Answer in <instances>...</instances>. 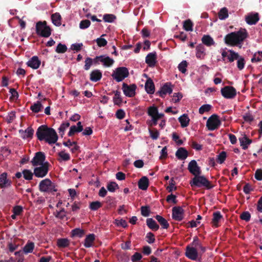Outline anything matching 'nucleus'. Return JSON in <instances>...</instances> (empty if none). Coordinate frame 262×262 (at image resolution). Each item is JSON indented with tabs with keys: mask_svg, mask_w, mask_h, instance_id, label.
<instances>
[{
	"mask_svg": "<svg viewBox=\"0 0 262 262\" xmlns=\"http://www.w3.org/2000/svg\"><path fill=\"white\" fill-rule=\"evenodd\" d=\"M36 136L38 140L45 141L49 145L55 144L58 139L57 134L55 129L49 127L46 125H42L38 127Z\"/></svg>",
	"mask_w": 262,
	"mask_h": 262,
	"instance_id": "1",
	"label": "nucleus"
},
{
	"mask_svg": "<svg viewBox=\"0 0 262 262\" xmlns=\"http://www.w3.org/2000/svg\"><path fill=\"white\" fill-rule=\"evenodd\" d=\"M248 34L246 29H241L227 34L224 37L225 43L227 45L236 46L243 43Z\"/></svg>",
	"mask_w": 262,
	"mask_h": 262,
	"instance_id": "2",
	"label": "nucleus"
},
{
	"mask_svg": "<svg viewBox=\"0 0 262 262\" xmlns=\"http://www.w3.org/2000/svg\"><path fill=\"white\" fill-rule=\"evenodd\" d=\"M189 184L192 187H204L207 189H210L213 187V185L205 176L200 174L195 175L190 180Z\"/></svg>",
	"mask_w": 262,
	"mask_h": 262,
	"instance_id": "3",
	"label": "nucleus"
},
{
	"mask_svg": "<svg viewBox=\"0 0 262 262\" xmlns=\"http://www.w3.org/2000/svg\"><path fill=\"white\" fill-rule=\"evenodd\" d=\"M36 33L40 36L48 37L51 34V29L47 25L46 21H39L36 24Z\"/></svg>",
	"mask_w": 262,
	"mask_h": 262,
	"instance_id": "4",
	"label": "nucleus"
},
{
	"mask_svg": "<svg viewBox=\"0 0 262 262\" xmlns=\"http://www.w3.org/2000/svg\"><path fill=\"white\" fill-rule=\"evenodd\" d=\"M39 189L41 192L52 193L57 191L55 184L49 179H46L40 181Z\"/></svg>",
	"mask_w": 262,
	"mask_h": 262,
	"instance_id": "5",
	"label": "nucleus"
},
{
	"mask_svg": "<svg viewBox=\"0 0 262 262\" xmlns=\"http://www.w3.org/2000/svg\"><path fill=\"white\" fill-rule=\"evenodd\" d=\"M129 75L128 70L127 68L121 67H118L113 72L112 76L117 82H120L123 80Z\"/></svg>",
	"mask_w": 262,
	"mask_h": 262,
	"instance_id": "6",
	"label": "nucleus"
},
{
	"mask_svg": "<svg viewBox=\"0 0 262 262\" xmlns=\"http://www.w3.org/2000/svg\"><path fill=\"white\" fill-rule=\"evenodd\" d=\"M221 124L219 117L216 114H213L207 120L206 126L209 130H214L217 129Z\"/></svg>",
	"mask_w": 262,
	"mask_h": 262,
	"instance_id": "7",
	"label": "nucleus"
},
{
	"mask_svg": "<svg viewBox=\"0 0 262 262\" xmlns=\"http://www.w3.org/2000/svg\"><path fill=\"white\" fill-rule=\"evenodd\" d=\"M49 163L48 162L44 163L39 167H37L34 169V174L37 178H43L45 177L49 171Z\"/></svg>",
	"mask_w": 262,
	"mask_h": 262,
	"instance_id": "8",
	"label": "nucleus"
},
{
	"mask_svg": "<svg viewBox=\"0 0 262 262\" xmlns=\"http://www.w3.org/2000/svg\"><path fill=\"white\" fill-rule=\"evenodd\" d=\"M222 96L226 99H233L236 95V89L231 86H225L221 90Z\"/></svg>",
	"mask_w": 262,
	"mask_h": 262,
	"instance_id": "9",
	"label": "nucleus"
},
{
	"mask_svg": "<svg viewBox=\"0 0 262 262\" xmlns=\"http://www.w3.org/2000/svg\"><path fill=\"white\" fill-rule=\"evenodd\" d=\"M137 86L135 84L128 85L125 83L122 84V90L124 94L128 97H133L136 95Z\"/></svg>",
	"mask_w": 262,
	"mask_h": 262,
	"instance_id": "10",
	"label": "nucleus"
},
{
	"mask_svg": "<svg viewBox=\"0 0 262 262\" xmlns=\"http://www.w3.org/2000/svg\"><path fill=\"white\" fill-rule=\"evenodd\" d=\"M172 217L177 221H181L184 219V211L180 206H176L172 209Z\"/></svg>",
	"mask_w": 262,
	"mask_h": 262,
	"instance_id": "11",
	"label": "nucleus"
},
{
	"mask_svg": "<svg viewBox=\"0 0 262 262\" xmlns=\"http://www.w3.org/2000/svg\"><path fill=\"white\" fill-rule=\"evenodd\" d=\"M46 159L45 154L41 151H38L35 153V156L32 159L31 162L34 166L43 165Z\"/></svg>",
	"mask_w": 262,
	"mask_h": 262,
	"instance_id": "12",
	"label": "nucleus"
},
{
	"mask_svg": "<svg viewBox=\"0 0 262 262\" xmlns=\"http://www.w3.org/2000/svg\"><path fill=\"white\" fill-rule=\"evenodd\" d=\"M188 170L194 177L195 176V175H200L201 173V168L198 166L196 161L194 160H191L189 163Z\"/></svg>",
	"mask_w": 262,
	"mask_h": 262,
	"instance_id": "13",
	"label": "nucleus"
},
{
	"mask_svg": "<svg viewBox=\"0 0 262 262\" xmlns=\"http://www.w3.org/2000/svg\"><path fill=\"white\" fill-rule=\"evenodd\" d=\"M172 85L170 82L165 83L160 89V90L156 93V95H159L160 97L164 98L167 94H170L172 92Z\"/></svg>",
	"mask_w": 262,
	"mask_h": 262,
	"instance_id": "14",
	"label": "nucleus"
},
{
	"mask_svg": "<svg viewBox=\"0 0 262 262\" xmlns=\"http://www.w3.org/2000/svg\"><path fill=\"white\" fill-rule=\"evenodd\" d=\"M12 185V181L8 178V174L4 172L0 174V188L4 189L10 187Z\"/></svg>",
	"mask_w": 262,
	"mask_h": 262,
	"instance_id": "15",
	"label": "nucleus"
},
{
	"mask_svg": "<svg viewBox=\"0 0 262 262\" xmlns=\"http://www.w3.org/2000/svg\"><path fill=\"white\" fill-rule=\"evenodd\" d=\"M157 55L156 52L148 53L145 58V62L149 67H154L157 62Z\"/></svg>",
	"mask_w": 262,
	"mask_h": 262,
	"instance_id": "16",
	"label": "nucleus"
},
{
	"mask_svg": "<svg viewBox=\"0 0 262 262\" xmlns=\"http://www.w3.org/2000/svg\"><path fill=\"white\" fill-rule=\"evenodd\" d=\"M185 256L190 259L195 260L197 259L198 252L194 247H190L189 245L186 248Z\"/></svg>",
	"mask_w": 262,
	"mask_h": 262,
	"instance_id": "17",
	"label": "nucleus"
},
{
	"mask_svg": "<svg viewBox=\"0 0 262 262\" xmlns=\"http://www.w3.org/2000/svg\"><path fill=\"white\" fill-rule=\"evenodd\" d=\"M259 19L258 13H251L247 15L245 17L246 23L250 25L256 24Z\"/></svg>",
	"mask_w": 262,
	"mask_h": 262,
	"instance_id": "18",
	"label": "nucleus"
},
{
	"mask_svg": "<svg viewBox=\"0 0 262 262\" xmlns=\"http://www.w3.org/2000/svg\"><path fill=\"white\" fill-rule=\"evenodd\" d=\"M41 64V61L36 56H33L27 62V65L33 69H37Z\"/></svg>",
	"mask_w": 262,
	"mask_h": 262,
	"instance_id": "19",
	"label": "nucleus"
},
{
	"mask_svg": "<svg viewBox=\"0 0 262 262\" xmlns=\"http://www.w3.org/2000/svg\"><path fill=\"white\" fill-rule=\"evenodd\" d=\"M19 133L20 137L24 139H32L34 134V129L31 127H28L25 130L20 129Z\"/></svg>",
	"mask_w": 262,
	"mask_h": 262,
	"instance_id": "20",
	"label": "nucleus"
},
{
	"mask_svg": "<svg viewBox=\"0 0 262 262\" xmlns=\"http://www.w3.org/2000/svg\"><path fill=\"white\" fill-rule=\"evenodd\" d=\"M102 77V72L98 69L93 70L90 74V79L93 82H97L99 81L101 79Z\"/></svg>",
	"mask_w": 262,
	"mask_h": 262,
	"instance_id": "21",
	"label": "nucleus"
},
{
	"mask_svg": "<svg viewBox=\"0 0 262 262\" xmlns=\"http://www.w3.org/2000/svg\"><path fill=\"white\" fill-rule=\"evenodd\" d=\"M188 156L187 150L184 147H180L176 152V157L180 160L186 159Z\"/></svg>",
	"mask_w": 262,
	"mask_h": 262,
	"instance_id": "22",
	"label": "nucleus"
},
{
	"mask_svg": "<svg viewBox=\"0 0 262 262\" xmlns=\"http://www.w3.org/2000/svg\"><path fill=\"white\" fill-rule=\"evenodd\" d=\"M138 187L142 190H145L149 186L148 179L145 177H142L138 181Z\"/></svg>",
	"mask_w": 262,
	"mask_h": 262,
	"instance_id": "23",
	"label": "nucleus"
},
{
	"mask_svg": "<svg viewBox=\"0 0 262 262\" xmlns=\"http://www.w3.org/2000/svg\"><path fill=\"white\" fill-rule=\"evenodd\" d=\"M223 215L220 211H217L213 212V218L211 221L213 226L217 227L219 226V222L223 219Z\"/></svg>",
	"mask_w": 262,
	"mask_h": 262,
	"instance_id": "24",
	"label": "nucleus"
},
{
	"mask_svg": "<svg viewBox=\"0 0 262 262\" xmlns=\"http://www.w3.org/2000/svg\"><path fill=\"white\" fill-rule=\"evenodd\" d=\"M239 141L241 146L242 148L244 150L247 149L248 148V146L252 143V140L248 138L246 135H244V137L239 138Z\"/></svg>",
	"mask_w": 262,
	"mask_h": 262,
	"instance_id": "25",
	"label": "nucleus"
},
{
	"mask_svg": "<svg viewBox=\"0 0 262 262\" xmlns=\"http://www.w3.org/2000/svg\"><path fill=\"white\" fill-rule=\"evenodd\" d=\"M145 89L148 94H152L154 93L155 84L150 78L147 80L145 84Z\"/></svg>",
	"mask_w": 262,
	"mask_h": 262,
	"instance_id": "26",
	"label": "nucleus"
},
{
	"mask_svg": "<svg viewBox=\"0 0 262 262\" xmlns=\"http://www.w3.org/2000/svg\"><path fill=\"white\" fill-rule=\"evenodd\" d=\"M178 120L181 124V127L184 128L188 126L190 119L187 114H184L178 118Z\"/></svg>",
	"mask_w": 262,
	"mask_h": 262,
	"instance_id": "27",
	"label": "nucleus"
},
{
	"mask_svg": "<svg viewBox=\"0 0 262 262\" xmlns=\"http://www.w3.org/2000/svg\"><path fill=\"white\" fill-rule=\"evenodd\" d=\"M202 43L207 47H210L215 45L213 39L209 35H204L202 38Z\"/></svg>",
	"mask_w": 262,
	"mask_h": 262,
	"instance_id": "28",
	"label": "nucleus"
},
{
	"mask_svg": "<svg viewBox=\"0 0 262 262\" xmlns=\"http://www.w3.org/2000/svg\"><path fill=\"white\" fill-rule=\"evenodd\" d=\"M196 57L199 59H203L205 55V49L202 44H199L196 47Z\"/></svg>",
	"mask_w": 262,
	"mask_h": 262,
	"instance_id": "29",
	"label": "nucleus"
},
{
	"mask_svg": "<svg viewBox=\"0 0 262 262\" xmlns=\"http://www.w3.org/2000/svg\"><path fill=\"white\" fill-rule=\"evenodd\" d=\"M51 19L53 24L56 26H60L61 24V16L59 13L56 12L51 15Z\"/></svg>",
	"mask_w": 262,
	"mask_h": 262,
	"instance_id": "30",
	"label": "nucleus"
},
{
	"mask_svg": "<svg viewBox=\"0 0 262 262\" xmlns=\"http://www.w3.org/2000/svg\"><path fill=\"white\" fill-rule=\"evenodd\" d=\"M146 224L148 228L153 231H157L159 228L158 224L152 218L147 219Z\"/></svg>",
	"mask_w": 262,
	"mask_h": 262,
	"instance_id": "31",
	"label": "nucleus"
},
{
	"mask_svg": "<svg viewBox=\"0 0 262 262\" xmlns=\"http://www.w3.org/2000/svg\"><path fill=\"white\" fill-rule=\"evenodd\" d=\"M95 236L94 234H90L88 235L85 239L84 246L86 248H90L93 245V243L95 241Z\"/></svg>",
	"mask_w": 262,
	"mask_h": 262,
	"instance_id": "32",
	"label": "nucleus"
},
{
	"mask_svg": "<svg viewBox=\"0 0 262 262\" xmlns=\"http://www.w3.org/2000/svg\"><path fill=\"white\" fill-rule=\"evenodd\" d=\"M114 93L115 96L113 97V102L115 105L120 106L122 102V99L121 97V93L119 91H113L112 93Z\"/></svg>",
	"mask_w": 262,
	"mask_h": 262,
	"instance_id": "33",
	"label": "nucleus"
},
{
	"mask_svg": "<svg viewBox=\"0 0 262 262\" xmlns=\"http://www.w3.org/2000/svg\"><path fill=\"white\" fill-rule=\"evenodd\" d=\"M155 219L158 221L162 227L164 229H167L169 227V224L167 221L160 215H157Z\"/></svg>",
	"mask_w": 262,
	"mask_h": 262,
	"instance_id": "34",
	"label": "nucleus"
},
{
	"mask_svg": "<svg viewBox=\"0 0 262 262\" xmlns=\"http://www.w3.org/2000/svg\"><path fill=\"white\" fill-rule=\"evenodd\" d=\"M43 106L40 101H37L30 106V110L35 113H38L41 111Z\"/></svg>",
	"mask_w": 262,
	"mask_h": 262,
	"instance_id": "35",
	"label": "nucleus"
},
{
	"mask_svg": "<svg viewBox=\"0 0 262 262\" xmlns=\"http://www.w3.org/2000/svg\"><path fill=\"white\" fill-rule=\"evenodd\" d=\"M70 242L67 238H59L57 241V245L59 248H66L69 246Z\"/></svg>",
	"mask_w": 262,
	"mask_h": 262,
	"instance_id": "36",
	"label": "nucleus"
},
{
	"mask_svg": "<svg viewBox=\"0 0 262 262\" xmlns=\"http://www.w3.org/2000/svg\"><path fill=\"white\" fill-rule=\"evenodd\" d=\"M34 248V244L33 242H28L23 248V251L25 253L28 254L32 253Z\"/></svg>",
	"mask_w": 262,
	"mask_h": 262,
	"instance_id": "37",
	"label": "nucleus"
},
{
	"mask_svg": "<svg viewBox=\"0 0 262 262\" xmlns=\"http://www.w3.org/2000/svg\"><path fill=\"white\" fill-rule=\"evenodd\" d=\"M228 52H229V54L228 56V59L229 60V62H232L235 60H237V59L239 57V54L238 53H236L234 52L233 50H229Z\"/></svg>",
	"mask_w": 262,
	"mask_h": 262,
	"instance_id": "38",
	"label": "nucleus"
},
{
	"mask_svg": "<svg viewBox=\"0 0 262 262\" xmlns=\"http://www.w3.org/2000/svg\"><path fill=\"white\" fill-rule=\"evenodd\" d=\"M219 18L221 19H225L228 17V10L227 8H222L218 13Z\"/></svg>",
	"mask_w": 262,
	"mask_h": 262,
	"instance_id": "39",
	"label": "nucleus"
},
{
	"mask_svg": "<svg viewBox=\"0 0 262 262\" xmlns=\"http://www.w3.org/2000/svg\"><path fill=\"white\" fill-rule=\"evenodd\" d=\"M252 62H260L262 61V51L255 52L251 58Z\"/></svg>",
	"mask_w": 262,
	"mask_h": 262,
	"instance_id": "40",
	"label": "nucleus"
},
{
	"mask_svg": "<svg viewBox=\"0 0 262 262\" xmlns=\"http://www.w3.org/2000/svg\"><path fill=\"white\" fill-rule=\"evenodd\" d=\"M68 50L67 47L64 44L59 43L55 49V52L57 53H64Z\"/></svg>",
	"mask_w": 262,
	"mask_h": 262,
	"instance_id": "41",
	"label": "nucleus"
},
{
	"mask_svg": "<svg viewBox=\"0 0 262 262\" xmlns=\"http://www.w3.org/2000/svg\"><path fill=\"white\" fill-rule=\"evenodd\" d=\"M102 206V203L99 201L92 202L90 204V208L91 210L93 211L97 210L99 208Z\"/></svg>",
	"mask_w": 262,
	"mask_h": 262,
	"instance_id": "42",
	"label": "nucleus"
},
{
	"mask_svg": "<svg viewBox=\"0 0 262 262\" xmlns=\"http://www.w3.org/2000/svg\"><path fill=\"white\" fill-rule=\"evenodd\" d=\"M106 187L109 191L112 192H115L116 190L119 189L118 185L115 182H111L108 183Z\"/></svg>",
	"mask_w": 262,
	"mask_h": 262,
	"instance_id": "43",
	"label": "nucleus"
},
{
	"mask_svg": "<svg viewBox=\"0 0 262 262\" xmlns=\"http://www.w3.org/2000/svg\"><path fill=\"white\" fill-rule=\"evenodd\" d=\"M24 178L26 180H31L33 179L34 173H33L30 170L24 169L22 171Z\"/></svg>",
	"mask_w": 262,
	"mask_h": 262,
	"instance_id": "44",
	"label": "nucleus"
},
{
	"mask_svg": "<svg viewBox=\"0 0 262 262\" xmlns=\"http://www.w3.org/2000/svg\"><path fill=\"white\" fill-rule=\"evenodd\" d=\"M193 23L190 19L184 21L183 28L187 31H192Z\"/></svg>",
	"mask_w": 262,
	"mask_h": 262,
	"instance_id": "45",
	"label": "nucleus"
},
{
	"mask_svg": "<svg viewBox=\"0 0 262 262\" xmlns=\"http://www.w3.org/2000/svg\"><path fill=\"white\" fill-rule=\"evenodd\" d=\"M226 157V152L224 151H222L217 156V162L220 164H222L225 161Z\"/></svg>",
	"mask_w": 262,
	"mask_h": 262,
	"instance_id": "46",
	"label": "nucleus"
},
{
	"mask_svg": "<svg viewBox=\"0 0 262 262\" xmlns=\"http://www.w3.org/2000/svg\"><path fill=\"white\" fill-rule=\"evenodd\" d=\"M116 18L115 15L112 14H106L103 15V19L105 22L113 23Z\"/></svg>",
	"mask_w": 262,
	"mask_h": 262,
	"instance_id": "47",
	"label": "nucleus"
},
{
	"mask_svg": "<svg viewBox=\"0 0 262 262\" xmlns=\"http://www.w3.org/2000/svg\"><path fill=\"white\" fill-rule=\"evenodd\" d=\"M212 106L210 104H204L200 107L199 112L200 114L202 115L205 112H209Z\"/></svg>",
	"mask_w": 262,
	"mask_h": 262,
	"instance_id": "48",
	"label": "nucleus"
},
{
	"mask_svg": "<svg viewBox=\"0 0 262 262\" xmlns=\"http://www.w3.org/2000/svg\"><path fill=\"white\" fill-rule=\"evenodd\" d=\"M237 67L239 70H242L244 68L245 64V59L242 57L239 56L238 59H237Z\"/></svg>",
	"mask_w": 262,
	"mask_h": 262,
	"instance_id": "49",
	"label": "nucleus"
},
{
	"mask_svg": "<svg viewBox=\"0 0 262 262\" xmlns=\"http://www.w3.org/2000/svg\"><path fill=\"white\" fill-rule=\"evenodd\" d=\"M149 133L153 140H157L159 137V132L156 128L149 129Z\"/></svg>",
	"mask_w": 262,
	"mask_h": 262,
	"instance_id": "50",
	"label": "nucleus"
},
{
	"mask_svg": "<svg viewBox=\"0 0 262 262\" xmlns=\"http://www.w3.org/2000/svg\"><path fill=\"white\" fill-rule=\"evenodd\" d=\"M114 63V60L113 59L110 58L108 56H104V59L103 61V66L106 67H111Z\"/></svg>",
	"mask_w": 262,
	"mask_h": 262,
	"instance_id": "51",
	"label": "nucleus"
},
{
	"mask_svg": "<svg viewBox=\"0 0 262 262\" xmlns=\"http://www.w3.org/2000/svg\"><path fill=\"white\" fill-rule=\"evenodd\" d=\"M188 66V63L186 60L182 61L178 66L179 70L184 74L186 72V68Z\"/></svg>",
	"mask_w": 262,
	"mask_h": 262,
	"instance_id": "52",
	"label": "nucleus"
},
{
	"mask_svg": "<svg viewBox=\"0 0 262 262\" xmlns=\"http://www.w3.org/2000/svg\"><path fill=\"white\" fill-rule=\"evenodd\" d=\"M84 63L85 64L83 68L85 71H88L93 64V59L90 57H87L85 60Z\"/></svg>",
	"mask_w": 262,
	"mask_h": 262,
	"instance_id": "53",
	"label": "nucleus"
},
{
	"mask_svg": "<svg viewBox=\"0 0 262 262\" xmlns=\"http://www.w3.org/2000/svg\"><path fill=\"white\" fill-rule=\"evenodd\" d=\"M158 112V110L157 107L154 106H150L148 109V114L151 117H156Z\"/></svg>",
	"mask_w": 262,
	"mask_h": 262,
	"instance_id": "54",
	"label": "nucleus"
},
{
	"mask_svg": "<svg viewBox=\"0 0 262 262\" xmlns=\"http://www.w3.org/2000/svg\"><path fill=\"white\" fill-rule=\"evenodd\" d=\"M81 128H77L75 125H72L70 127V130L68 133V136L71 137L73 136L76 133L81 132Z\"/></svg>",
	"mask_w": 262,
	"mask_h": 262,
	"instance_id": "55",
	"label": "nucleus"
},
{
	"mask_svg": "<svg viewBox=\"0 0 262 262\" xmlns=\"http://www.w3.org/2000/svg\"><path fill=\"white\" fill-rule=\"evenodd\" d=\"M84 234V230L80 229V228H76L72 230L73 236L81 237L83 236Z\"/></svg>",
	"mask_w": 262,
	"mask_h": 262,
	"instance_id": "56",
	"label": "nucleus"
},
{
	"mask_svg": "<svg viewBox=\"0 0 262 262\" xmlns=\"http://www.w3.org/2000/svg\"><path fill=\"white\" fill-rule=\"evenodd\" d=\"M91 25V21L88 19L82 20L79 24V28L81 29L88 28Z\"/></svg>",
	"mask_w": 262,
	"mask_h": 262,
	"instance_id": "57",
	"label": "nucleus"
},
{
	"mask_svg": "<svg viewBox=\"0 0 262 262\" xmlns=\"http://www.w3.org/2000/svg\"><path fill=\"white\" fill-rule=\"evenodd\" d=\"M59 157L62 160L67 161L70 160V156L69 154L66 153L64 151H61L58 153Z\"/></svg>",
	"mask_w": 262,
	"mask_h": 262,
	"instance_id": "58",
	"label": "nucleus"
},
{
	"mask_svg": "<svg viewBox=\"0 0 262 262\" xmlns=\"http://www.w3.org/2000/svg\"><path fill=\"white\" fill-rule=\"evenodd\" d=\"M141 214L143 216H148L149 215L150 209L149 207L147 206H142L141 207Z\"/></svg>",
	"mask_w": 262,
	"mask_h": 262,
	"instance_id": "59",
	"label": "nucleus"
},
{
	"mask_svg": "<svg viewBox=\"0 0 262 262\" xmlns=\"http://www.w3.org/2000/svg\"><path fill=\"white\" fill-rule=\"evenodd\" d=\"M176 184V182L173 179V178H171L169 182V186L167 187V190L168 192H172L173 190H176L177 187L174 186Z\"/></svg>",
	"mask_w": 262,
	"mask_h": 262,
	"instance_id": "60",
	"label": "nucleus"
},
{
	"mask_svg": "<svg viewBox=\"0 0 262 262\" xmlns=\"http://www.w3.org/2000/svg\"><path fill=\"white\" fill-rule=\"evenodd\" d=\"M146 241L149 244L154 243L155 241V235L151 232H148L146 235Z\"/></svg>",
	"mask_w": 262,
	"mask_h": 262,
	"instance_id": "61",
	"label": "nucleus"
},
{
	"mask_svg": "<svg viewBox=\"0 0 262 262\" xmlns=\"http://www.w3.org/2000/svg\"><path fill=\"white\" fill-rule=\"evenodd\" d=\"M240 217L242 220L248 222L250 220L251 214L248 211H244L241 214Z\"/></svg>",
	"mask_w": 262,
	"mask_h": 262,
	"instance_id": "62",
	"label": "nucleus"
},
{
	"mask_svg": "<svg viewBox=\"0 0 262 262\" xmlns=\"http://www.w3.org/2000/svg\"><path fill=\"white\" fill-rule=\"evenodd\" d=\"M9 92L11 94V96L10 98V100H14L17 99L18 98L19 95L18 92L16 91L15 89L11 88L9 90Z\"/></svg>",
	"mask_w": 262,
	"mask_h": 262,
	"instance_id": "63",
	"label": "nucleus"
},
{
	"mask_svg": "<svg viewBox=\"0 0 262 262\" xmlns=\"http://www.w3.org/2000/svg\"><path fill=\"white\" fill-rule=\"evenodd\" d=\"M96 42L99 47H102L105 46L107 45V41L105 39L101 37L96 39Z\"/></svg>",
	"mask_w": 262,
	"mask_h": 262,
	"instance_id": "64",
	"label": "nucleus"
}]
</instances>
